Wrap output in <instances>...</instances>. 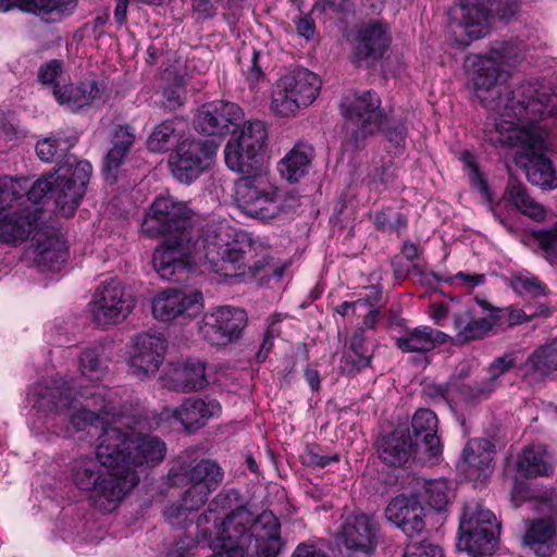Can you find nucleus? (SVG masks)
Masks as SVG:
<instances>
[{"mask_svg": "<svg viewBox=\"0 0 557 557\" xmlns=\"http://www.w3.org/2000/svg\"><path fill=\"white\" fill-rule=\"evenodd\" d=\"M236 182L235 200L238 208L249 216L262 221L271 220L283 212L276 188L268 176L256 170L243 173Z\"/></svg>", "mask_w": 557, "mask_h": 557, "instance_id": "obj_15", "label": "nucleus"}, {"mask_svg": "<svg viewBox=\"0 0 557 557\" xmlns=\"http://www.w3.org/2000/svg\"><path fill=\"white\" fill-rule=\"evenodd\" d=\"M404 557H444V554L436 543L424 537L421 540L414 537L406 545Z\"/></svg>", "mask_w": 557, "mask_h": 557, "instance_id": "obj_52", "label": "nucleus"}, {"mask_svg": "<svg viewBox=\"0 0 557 557\" xmlns=\"http://www.w3.org/2000/svg\"><path fill=\"white\" fill-rule=\"evenodd\" d=\"M175 122L166 120L157 125L147 139V148L151 152H165L176 141Z\"/></svg>", "mask_w": 557, "mask_h": 557, "instance_id": "obj_48", "label": "nucleus"}, {"mask_svg": "<svg viewBox=\"0 0 557 557\" xmlns=\"http://www.w3.org/2000/svg\"><path fill=\"white\" fill-rule=\"evenodd\" d=\"M547 137L544 128L532 133L516 127L513 123H498L495 128L485 129V139L492 146L520 148L516 163L524 170L532 185L553 190L557 188V171L544 154Z\"/></svg>", "mask_w": 557, "mask_h": 557, "instance_id": "obj_6", "label": "nucleus"}, {"mask_svg": "<svg viewBox=\"0 0 557 557\" xmlns=\"http://www.w3.org/2000/svg\"><path fill=\"white\" fill-rule=\"evenodd\" d=\"M500 524L495 515L480 504L468 505L459 523V549L473 557L492 555L498 543Z\"/></svg>", "mask_w": 557, "mask_h": 557, "instance_id": "obj_14", "label": "nucleus"}, {"mask_svg": "<svg viewBox=\"0 0 557 557\" xmlns=\"http://www.w3.org/2000/svg\"><path fill=\"white\" fill-rule=\"evenodd\" d=\"M292 557H327V555L314 545L300 544Z\"/></svg>", "mask_w": 557, "mask_h": 557, "instance_id": "obj_64", "label": "nucleus"}, {"mask_svg": "<svg viewBox=\"0 0 557 557\" xmlns=\"http://www.w3.org/2000/svg\"><path fill=\"white\" fill-rule=\"evenodd\" d=\"M386 139L395 146V148H399L405 144L407 129L401 122L397 121H388L387 119L384 121L383 126L381 127Z\"/></svg>", "mask_w": 557, "mask_h": 557, "instance_id": "obj_59", "label": "nucleus"}, {"mask_svg": "<svg viewBox=\"0 0 557 557\" xmlns=\"http://www.w3.org/2000/svg\"><path fill=\"white\" fill-rule=\"evenodd\" d=\"M522 59L521 48L512 41H495L485 55L474 62L473 92L475 98L488 110H498L502 94L506 89L509 73L502 64L513 65Z\"/></svg>", "mask_w": 557, "mask_h": 557, "instance_id": "obj_10", "label": "nucleus"}, {"mask_svg": "<svg viewBox=\"0 0 557 557\" xmlns=\"http://www.w3.org/2000/svg\"><path fill=\"white\" fill-rule=\"evenodd\" d=\"M467 388H469V384L459 382L455 376L445 383L424 382L421 398L425 404L447 405L450 410L455 411L458 400L474 401V397L468 395Z\"/></svg>", "mask_w": 557, "mask_h": 557, "instance_id": "obj_32", "label": "nucleus"}, {"mask_svg": "<svg viewBox=\"0 0 557 557\" xmlns=\"http://www.w3.org/2000/svg\"><path fill=\"white\" fill-rule=\"evenodd\" d=\"M554 470L550 456L543 447H525L517 459V471L527 478L548 476Z\"/></svg>", "mask_w": 557, "mask_h": 557, "instance_id": "obj_42", "label": "nucleus"}, {"mask_svg": "<svg viewBox=\"0 0 557 557\" xmlns=\"http://www.w3.org/2000/svg\"><path fill=\"white\" fill-rule=\"evenodd\" d=\"M91 173L92 166L88 161L69 157L55 172L44 174L33 184L29 183L28 199L37 205L51 195L59 213L70 218L86 193Z\"/></svg>", "mask_w": 557, "mask_h": 557, "instance_id": "obj_7", "label": "nucleus"}, {"mask_svg": "<svg viewBox=\"0 0 557 557\" xmlns=\"http://www.w3.org/2000/svg\"><path fill=\"white\" fill-rule=\"evenodd\" d=\"M243 58L244 55L240 57V63L244 75L249 82L257 83L263 76L262 69L259 64L260 52L256 49H252L245 61Z\"/></svg>", "mask_w": 557, "mask_h": 557, "instance_id": "obj_58", "label": "nucleus"}, {"mask_svg": "<svg viewBox=\"0 0 557 557\" xmlns=\"http://www.w3.org/2000/svg\"><path fill=\"white\" fill-rule=\"evenodd\" d=\"M268 132L260 120L248 121L239 135L228 140L224 148L225 164L236 173H251L257 170L258 157L265 147Z\"/></svg>", "mask_w": 557, "mask_h": 557, "instance_id": "obj_17", "label": "nucleus"}, {"mask_svg": "<svg viewBox=\"0 0 557 557\" xmlns=\"http://www.w3.org/2000/svg\"><path fill=\"white\" fill-rule=\"evenodd\" d=\"M417 442L412 441L409 429L397 428L382 435L376 443L379 458L388 467H401L413 456Z\"/></svg>", "mask_w": 557, "mask_h": 557, "instance_id": "obj_30", "label": "nucleus"}, {"mask_svg": "<svg viewBox=\"0 0 557 557\" xmlns=\"http://www.w3.org/2000/svg\"><path fill=\"white\" fill-rule=\"evenodd\" d=\"M191 510L183 503L181 505L172 504L164 509V518L166 522L176 529H184L187 527Z\"/></svg>", "mask_w": 557, "mask_h": 557, "instance_id": "obj_57", "label": "nucleus"}, {"mask_svg": "<svg viewBox=\"0 0 557 557\" xmlns=\"http://www.w3.org/2000/svg\"><path fill=\"white\" fill-rule=\"evenodd\" d=\"M374 224L383 232L399 231L407 226V219L400 212L385 209L375 213Z\"/></svg>", "mask_w": 557, "mask_h": 557, "instance_id": "obj_55", "label": "nucleus"}, {"mask_svg": "<svg viewBox=\"0 0 557 557\" xmlns=\"http://www.w3.org/2000/svg\"><path fill=\"white\" fill-rule=\"evenodd\" d=\"M385 515L410 540L419 536L425 528L423 519L425 517L424 507L418 499L417 494L396 496L386 507Z\"/></svg>", "mask_w": 557, "mask_h": 557, "instance_id": "obj_25", "label": "nucleus"}, {"mask_svg": "<svg viewBox=\"0 0 557 557\" xmlns=\"http://www.w3.org/2000/svg\"><path fill=\"white\" fill-rule=\"evenodd\" d=\"M386 27L379 22L369 23L358 32L357 44L354 49L356 62L367 65L380 60L388 47Z\"/></svg>", "mask_w": 557, "mask_h": 557, "instance_id": "obj_31", "label": "nucleus"}, {"mask_svg": "<svg viewBox=\"0 0 557 557\" xmlns=\"http://www.w3.org/2000/svg\"><path fill=\"white\" fill-rule=\"evenodd\" d=\"M38 81L42 85L51 87L54 94V87L64 83L62 62L53 59L42 64L38 70Z\"/></svg>", "mask_w": 557, "mask_h": 557, "instance_id": "obj_53", "label": "nucleus"}, {"mask_svg": "<svg viewBox=\"0 0 557 557\" xmlns=\"http://www.w3.org/2000/svg\"><path fill=\"white\" fill-rule=\"evenodd\" d=\"M547 314H548V309L544 306L540 307L539 312L532 311L530 313H527L524 310H521V309H516V310L511 311V313L509 315V322H510V324H519V323L529 321L532 317L547 315Z\"/></svg>", "mask_w": 557, "mask_h": 557, "instance_id": "obj_63", "label": "nucleus"}, {"mask_svg": "<svg viewBox=\"0 0 557 557\" xmlns=\"http://www.w3.org/2000/svg\"><path fill=\"white\" fill-rule=\"evenodd\" d=\"M555 506L557 507V499ZM552 520H557V509L552 510L548 520L533 521L524 535V542L541 557L552 556L556 545V528Z\"/></svg>", "mask_w": 557, "mask_h": 557, "instance_id": "obj_40", "label": "nucleus"}, {"mask_svg": "<svg viewBox=\"0 0 557 557\" xmlns=\"http://www.w3.org/2000/svg\"><path fill=\"white\" fill-rule=\"evenodd\" d=\"M338 461V455L324 456L317 453L313 448L308 449L305 456V462L310 467L325 468L331 462Z\"/></svg>", "mask_w": 557, "mask_h": 557, "instance_id": "obj_62", "label": "nucleus"}, {"mask_svg": "<svg viewBox=\"0 0 557 557\" xmlns=\"http://www.w3.org/2000/svg\"><path fill=\"white\" fill-rule=\"evenodd\" d=\"M503 198L510 202L521 214L534 221H543L546 216L545 208L531 197L525 185L520 182L510 180Z\"/></svg>", "mask_w": 557, "mask_h": 557, "instance_id": "obj_41", "label": "nucleus"}, {"mask_svg": "<svg viewBox=\"0 0 557 557\" xmlns=\"http://www.w3.org/2000/svg\"><path fill=\"white\" fill-rule=\"evenodd\" d=\"M447 335L428 325L407 330L404 335L396 337L395 344L403 352L426 354L437 345L447 342Z\"/></svg>", "mask_w": 557, "mask_h": 557, "instance_id": "obj_36", "label": "nucleus"}, {"mask_svg": "<svg viewBox=\"0 0 557 557\" xmlns=\"http://www.w3.org/2000/svg\"><path fill=\"white\" fill-rule=\"evenodd\" d=\"M28 190L26 177H0V243L21 245L37 230L42 211L27 203Z\"/></svg>", "mask_w": 557, "mask_h": 557, "instance_id": "obj_8", "label": "nucleus"}, {"mask_svg": "<svg viewBox=\"0 0 557 557\" xmlns=\"http://www.w3.org/2000/svg\"><path fill=\"white\" fill-rule=\"evenodd\" d=\"M420 503L430 509L443 511L454 497V492L446 479L423 480L421 488L416 493Z\"/></svg>", "mask_w": 557, "mask_h": 557, "instance_id": "obj_46", "label": "nucleus"}, {"mask_svg": "<svg viewBox=\"0 0 557 557\" xmlns=\"http://www.w3.org/2000/svg\"><path fill=\"white\" fill-rule=\"evenodd\" d=\"M322 82L306 67H295L276 82L272 91L271 110L278 116H293L310 106L319 96Z\"/></svg>", "mask_w": 557, "mask_h": 557, "instance_id": "obj_13", "label": "nucleus"}, {"mask_svg": "<svg viewBox=\"0 0 557 557\" xmlns=\"http://www.w3.org/2000/svg\"><path fill=\"white\" fill-rule=\"evenodd\" d=\"M519 4L518 0H460L448 12L449 38L455 45L467 47L487 33L492 12L499 20H509L518 12Z\"/></svg>", "mask_w": 557, "mask_h": 557, "instance_id": "obj_11", "label": "nucleus"}, {"mask_svg": "<svg viewBox=\"0 0 557 557\" xmlns=\"http://www.w3.org/2000/svg\"><path fill=\"white\" fill-rule=\"evenodd\" d=\"M557 372V341H553L533 351L524 363V375L544 379Z\"/></svg>", "mask_w": 557, "mask_h": 557, "instance_id": "obj_44", "label": "nucleus"}, {"mask_svg": "<svg viewBox=\"0 0 557 557\" xmlns=\"http://www.w3.org/2000/svg\"><path fill=\"white\" fill-rule=\"evenodd\" d=\"M276 323L277 319H274L264 332L263 341L256 355L258 362H263L268 358L269 352L273 348L274 338L280 335V330L277 329Z\"/></svg>", "mask_w": 557, "mask_h": 557, "instance_id": "obj_60", "label": "nucleus"}, {"mask_svg": "<svg viewBox=\"0 0 557 557\" xmlns=\"http://www.w3.org/2000/svg\"><path fill=\"white\" fill-rule=\"evenodd\" d=\"M533 236L543 250L544 257L549 262L555 261L557 259V226L534 231Z\"/></svg>", "mask_w": 557, "mask_h": 557, "instance_id": "obj_54", "label": "nucleus"}, {"mask_svg": "<svg viewBox=\"0 0 557 557\" xmlns=\"http://www.w3.org/2000/svg\"><path fill=\"white\" fill-rule=\"evenodd\" d=\"M169 382L171 388L180 393L203 389L208 385L206 364L199 360L177 364L172 369Z\"/></svg>", "mask_w": 557, "mask_h": 557, "instance_id": "obj_38", "label": "nucleus"}, {"mask_svg": "<svg viewBox=\"0 0 557 557\" xmlns=\"http://www.w3.org/2000/svg\"><path fill=\"white\" fill-rule=\"evenodd\" d=\"M188 488L183 493L182 503L191 511L200 509L208 500L212 491H207L201 486L187 484Z\"/></svg>", "mask_w": 557, "mask_h": 557, "instance_id": "obj_56", "label": "nucleus"}, {"mask_svg": "<svg viewBox=\"0 0 557 557\" xmlns=\"http://www.w3.org/2000/svg\"><path fill=\"white\" fill-rule=\"evenodd\" d=\"M411 428L418 441L424 445V451L429 457H437L442 454V444L437 435L438 419L434 411L419 408L412 416Z\"/></svg>", "mask_w": 557, "mask_h": 557, "instance_id": "obj_37", "label": "nucleus"}, {"mask_svg": "<svg viewBox=\"0 0 557 557\" xmlns=\"http://www.w3.org/2000/svg\"><path fill=\"white\" fill-rule=\"evenodd\" d=\"M453 324L456 330V343L463 345L483 338L497 324L495 313L475 318L471 309L454 314Z\"/></svg>", "mask_w": 557, "mask_h": 557, "instance_id": "obj_35", "label": "nucleus"}, {"mask_svg": "<svg viewBox=\"0 0 557 557\" xmlns=\"http://www.w3.org/2000/svg\"><path fill=\"white\" fill-rule=\"evenodd\" d=\"M237 492H220L209 504L207 511L199 515L197 528L198 544L224 553L227 557L250 556V523L253 513L246 507L239 506L221 520L218 509H228L233 499H237Z\"/></svg>", "mask_w": 557, "mask_h": 557, "instance_id": "obj_5", "label": "nucleus"}, {"mask_svg": "<svg viewBox=\"0 0 557 557\" xmlns=\"http://www.w3.org/2000/svg\"><path fill=\"white\" fill-rule=\"evenodd\" d=\"M486 281L485 274L478 273H468V272H458L454 276L446 280V282H450L454 285L474 288L476 286L483 285Z\"/></svg>", "mask_w": 557, "mask_h": 557, "instance_id": "obj_61", "label": "nucleus"}, {"mask_svg": "<svg viewBox=\"0 0 557 557\" xmlns=\"http://www.w3.org/2000/svg\"><path fill=\"white\" fill-rule=\"evenodd\" d=\"M114 431L98 434L95 456H79L71 461V480L83 493H88L92 508L110 513L115 510L127 494L138 484L139 476L132 471H121L116 449L111 438Z\"/></svg>", "mask_w": 557, "mask_h": 557, "instance_id": "obj_2", "label": "nucleus"}, {"mask_svg": "<svg viewBox=\"0 0 557 557\" xmlns=\"http://www.w3.org/2000/svg\"><path fill=\"white\" fill-rule=\"evenodd\" d=\"M202 309V294L198 290L185 292L168 288L153 297L151 310L153 317L162 322L176 319H190Z\"/></svg>", "mask_w": 557, "mask_h": 557, "instance_id": "obj_21", "label": "nucleus"}, {"mask_svg": "<svg viewBox=\"0 0 557 557\" xmlns=\"http://www.w3.org/2000/svg\"><path fill=\"white\" fill-rule=\"evenodd\" d=\"M246 325L247 315L244 310L224 306L203 315L199 334L211 345L225 346L237 341Z\"/></svg>", "mask_w": 557, "mask_h": 557, "instance_id": "obj_20", "label": "nucleus"}, {"mask_svg": "<svg viewBox=\"0 0 557 557\" xmlns=\"http://www.w3.org/2000/svg\"><path fill=\"white\" fill-rule=\"evenodd\" d=\"M104 92V85L90 79L75 86L62 83L54 87V98L60 104H66L71 110H77L100 100Z\"/></svg>", "mask_w": 557, "mask_h": 557, "instance_id": "obj_34", "label": "nucleus"}, {"mask_svg": "<svg viewBox=\"0 0 557 557\" xmlns=\"http://www.w3.org/2000/svg\"><path fill=\"white\" fill-rule=\"evenodd\" d=\"M251 557H276L283 546L281 523L270 510H263L250 523Z\"/></svg>", "mask_w": 557, "mask_h": 557, "instance_id": "obj_24", "label": "nucleus"}, {"mask_svg": "<svg viewBox=\"0 0 557 557\" xmlns=\"http://www.w3.org/2000/svg\"><path fill=\"white\" fill-rule=\"evenodd\" d=\"M135 305L136 300L125 285L116 277H111L95 289L89 311L96 324L109 326L125 320Z\"/></svg>", "mask_w": 557, "mask_h": 557, "instance_id": "obj_16", "label": "nucleus"}, {"mask_svg": "<svg viewBox=\"0 0 557 557\" xmlns=\"http://www.w3.org/2000/svg\"><path fill=\"white\" fill-rule=\"evenodd\" d=\"M342 114L345 117L344 144L355 151L363 149L367 139L380 131L386 120L381 98L372 90L347 97L342 103Z\"/></svg>", "mask_w": 557, "mask_h": 557, "instance_id": "obj_12", "label": "nucleus"}, {"mask_svg": "<svg viewBox=\"0 0 557 557\" xmlns=\"http://www.w3.org/2000/svg\"><path fill=\"white\" fill-rule=\"evenodd\" d=\"M166 339L161 333L143 332L134 337L129 360L132 373L143 380L156 374L164 361Z\"/></svg>", "mask_w": 557, "mask_h": 557, "instance_id": "obj_22", "label": "nucleus"}, {"mask_svg": "<svg viewBox=\"0 0 557 557\" xmlns=\"http://www.w3.org/2000/svg\"><path fill=\"white\" fill-rule=\"evenodd\" d=\"M145 424L146 421L141 417L124 413L123 417L114 419L112 425L104 429L117 434L116 437L111 438V444L116 449L121 471H132L137 474V467H153L163 460L165 444L156 436L136 432V430H144Z\"/></svg>", "mask_w": 557, "mask_h": 557, "instance_id": "obj_9", "label": "nucleus"}, {"mask_svg": "<svg viewBox=\"0 0 557 557\" xmlns=\"http://www.w3.org/2000/svg\"><path fill=\"white\" fill-rule=\"evenodd\" d=\"M74 387L63 379H53L40 382L35 387L36 405L46 412L70 416V426L75 431L88 430V434L96 435L99 426L101 433L114 419L123 417L120 409L117 393L107 386H96L94 392L79 393L87 404L78 407L73 397Z\"/></svg>", "mask_w": 557, "mask_h": 557, "instance_id": "obj_3", "label": "nucleus"}, {"mask_svg": "<svg viewBox=\"0 0 557 557\" xmlns=\"http://www.w3.org/2000/svg\"><path fill=\"white\" fill-rule=\"evenodd\" d=\"M34 263L42 271H57L66 261L69 252L63 240L55 231H37L33 237Z\"/></svg>", "mask_w": 557, "mask_h": 557, "instance_id": "obj_28", "label": "nucleus"}, {"mask_svg": "<svg viewBox=\"0 0 557 557\" xmlns=\"http://www.w3.org/2000/svg\"><path fill=\"white\" fill-rule=\"evenodd\" d=\"M219 146L214 138L181 141L169 160L172 174L178 182L190 184L209 169Z\"/></svg>", "mask_w": 557, "mask_h": 557, "instance_id": "obj_18", "label": "nucleus"}, {"mask_svg": "<svg viewBox=\"0 0 557 557\" xmlns=\"http://www.w3.org/2000/svg\"><path fill=\"white\" fill-rule=\"evenodd\" d=\"M224 473L213 460L201 459L190 463L183 462L170 471L173 484H194L207 491H215L222 483Z\"/></svg>", "mask_w": 557, "mask_h": 557, "instance_id": "obj_26", "label": "nucleus"}, {"mask_svg": "<svg viewBox=\"0 0 557 557\" xmlns=\"http://www.w3.org/2000/svg\"><path fill=\"white\" fill-rule=\"evenodd\" d=\"M313 152V148L309 145H295L278 163L281 175L290 183L298 182L307 173Z\"/></svg>", "mask_w": 557, "mask_h": 557, "instance_id": "obj_43", "label": "nucleus"}, {"mask_svg": "<svg viewBox=\"0 0 557 557\" xmlns=\"http://www.w3.org/2000/svg\"><path fill=\"white\" fill-rule=\"evenodd\" d=\"M77 143L76 136H51L39 140L36 145V153L44 162H52L58 151H66Z\"/></svg>", "mask_w": 557, "mask_h": 557, "instance_id": "obj_49", "label": "nucleus"}, {"mask_svg": "<svg viewBox=\"0 0 557 557\" xmlns=\"http://www.w3.org/2000/svg\"><path fill=\"white\" fill-rule=\"evenodd\" d=\"M226 225H209L205 231L195 224V215L186 203L172 197H158L141 223L149 237L168 235L152 256L153 268L164 281H177L193 262L206 260L205 244L209 233Z\"/></svg>", "mask_w": 557, "mask_h": 557, "instance_id": "obj_1", "label": "nucleus"}, {"mask_svg": "<svg viewBox=\"0 0 557 557\" xmlns=\"http://www.w3.org/2000/svg\"><path fill=\"white\" fill-rule=\"evenodd\" d=\"M222 407L215 399H202L197 396L185 398L180 406L171 411L175 418L191 433L203 428L211 419L220 417Z\"/></svg>", "mask_w": 557, "mask_h": 557, "instance_id": "obj_29", "label": "nucleus"}, {"mask_svg": "<svg viewBox=\"0 0 557 557\" xmlns=\"http://www.w3.org/2000/svg\"><path fill=\"white\" fill-rule=\"evenodd\" d=\"M380 524L374 516L345 511L341 517L338 540L346 548L345 557H372Z\"/></svg>", "mask_w": 557, "mask_h": 557, "instance_id": "obj_19", "label": "nucleus"}, {"mask_svg": "<svg viewBox=\"0 0 557 557\" xmlns=\"http://www.w3.org/2000/svg\"><path fill=\"white\" fill-rule=\"evenodd\" d=\"M205 244V258L210 269L225 277L245 275L261 280L281 277L285 267L274 262L268 250L248 233L221 227L209 233Z\"/></svg>", "mask_w": 557, "mask_h": 557, "instance_id": "obj_4", "label": "nucleus"}, {"mask_svg": "<svg viewBox=\"0 0 557 557\" xmlns=\"http://www.w3.org/2000/svg\"><path fill=\"white\" fill-rule=\"evenodd\" d=\"M494 445L486 438L470 440L458 462V470L469 480L483 481L493 470Z\"/></svg>", "mask_w": 557, "mask_h": 557, "instance_id": "obj_27", "label": "nucleus"}, {"mask_svg": "<svg viewBox=\"0 0 557 557\" xmlns=\"http://www.w3.org/2000/svg\"><path fill=\"white\" fill-rule=\"evenodd\" d=\"M76 7L75 0H0V12H8L13 8L34 13L46 21H55L50 15H57L60 18L64 13L72 11Z\"/></svg>", "mask_w": 557, "mask_h": 557, "instance_id": "obj_39", "label": "nucleus"}, {"mask_svg": "<svg viewBox=\"0 0 557 557\" xmlns=\"http://www.w3.org/2000/svg\"><path fill=\"white\" fill-rule=\"evenodd\" d=\"M511 288L520 296L539 298L548 294V287L536 276L518 273L510 278Z\"/></svg>", "mask_w": 557, "mask_h": 557, "instance_id": "obj_50", "label": "nucleus"}, {"mask_svg": "<svg viewBox=\"0 0 557 557\" xmlns=\"http://www.w3.org/2000/svg\"><path fill=\"white\" fill-rule=\"evenodd\" d=\"M135 139L136 135L129 125L115 126L111 139L112 147L104 159V169L108 173L121 166L134 145Z\"/></svg>", "mask_w": 557, "mask_h": 557, "instance_id": "obj_45", "label": "nucleus"}, {"mask_svg": "<svg viewBox=\"0 0 557 557\" xmlns=\"http://www.w3.org/2000/svg\"><path fill=\"white\" fill-rule=\"evenodd\" d=\"M518 357L517 351H509L496 357L488 364V377L470 383L469 388H467L468 395L474 397V400L490 397L500 386V376L510 372L517 366Z\"/></svg>", "mask_w": 557, "mask_h": 557, "instance_id": "obj_33", "label": "nucleus"}, {"mask_svg": "<svg viewBox=\"0 0 557 557\" xmlns=\"http://www.w3.org/2000/svg\"><path fill=\"white\" fill-rule=\"evenodd\" d=\"M244 117L242 108L224 100L201 106L195 119L198 132L208 136H223L230 132L231 125H237Z\"/></svg>", "mask_w": 557, "mask_h": 557, "instance_id": "obj_23", "label": "nucleus"}, {"mask_svg": "<svg viewBox=\"0 0 557 557\" xmlns=\"http://www.w3.org/2000/svg\"><path fill=\"white\" fill-rule=\"evenodd\" d=\"M372 355L368 352L363 331H357L351 341L348 350L342 359V369L349 375H355L362 369L370 366Z\"/></svg>", "mask_w": 557, "mask_h": 557, "instance_id": "obj_47", "label": "nucleus"}, {"mask_svg": "<svg viewBox=\"0 0 557 557\" xmlns=\"http://www.w3.org/2000/svg\"><path fill=\"white\" fill-rule=\"evenodd\" d=\"M79 369L82 375L91 381L102 380L107 372L108 366L106 361L100 358L96 349H86L82 352L79 359Z\"/></svg>", "mask_w": 557, "mask_h": 557, "instance_id": "obj_51", "label": "nucleus"}]
</instances>
